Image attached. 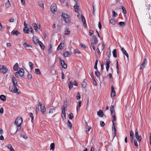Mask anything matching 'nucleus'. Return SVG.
<instances>
[{
  "instance_id": "nucleus-32",
  "label": "nucleus",
  "mask_w": 151,
  "mask_h": 151,
  "mask_svg": "<svg viewBox=\"0 0 151 151\" xmlns=\"http://www.w3.org/2000/svg\"><path fill=\"white\" fill-rule=\"evenodd\" d=\"M110 23L113 25H115L116 24L115 20L113 19H111L110 21Z\"/></svg>"
},
{
  "instance_id": "nucleus-62",
  "label": "nucleus",
  "mask_w": 151,
  "mask_h": 151,
  "mask_svg": "<svg viewBox=\"0 0 151 151\" xmlns=\"http://www.w3.org/2000/svg\"><path fill=\"white\" fill-rule=\"evenodd\" d=\"M7 147L10 150H11L12 148V145L11 144H9L7 145Z\"/></svg>"
},
{
  "instance_id": "nucleus-48",
  "label": "nucleus",
  "mask_w": 151,
  "mask_h": 151,
  "mask_svg": "<svg viewBox=\"0 0 151 151\" xmlns=\"http://www.w3.org/2000/svg\"><path fill=\"white\" fill-rule=\"evenodd\" d=\"M29 114L30 116L31 117V118L32 119L31 121H33V119H34L33 114L31 112H30Z\"/></svg>"
},
{
  "instance_id": "nucleus-64",
  "label": "nucleus",
  "mask_w": 151,
  "mask_h": 151,
  "mask_svg": "<svg viewBox=\"0 0 151 151\" xmlns=\"http://www.w3.org/2000/svg\"><path fill=\"white\" fill-rule=\"evenodd\" d=\"M76 97L78 100H79L81 98L80 94L79 93H78V95L76 96Z\"/></svg>"
},
{
  "instance_id": "nucleus-27",
  "label": "nucleus",
  "mask_w": 151,
  "mask_h": 151,
  "mask_svg": "<svg viewBox=\"0 0 151 151\" xmlns=\"http://www.w3.org/2000/svg\"><path fill=\"white\" fill-rule=\"evenodd\" d=\"M0 99L3 101H4L6 100V97L5 96L3 95H2L0 96Z\"/></svg>"
},
{
  "instance_id": "nucleus-12",
  "label": "nucleus",
  "mask_w": 151,
  "mask_h": 151,
  "mask_svg": "<svg viewBox=\"0 0 151 151\" xmlns=\"http://www.w3.org/2000/svg\"><path fill=\"white\" fill-rule=\"evenodd\" d=\"M74 9L76 12L78 13V12L80 10L79 7L78 5L77 4H76L74 6Z\"/></svg>"
},
{
  "instance_id": "nucleus-30",
  "label": "nucleus",
  "mask_w": 151,
  "mask_h": 151,
  "mask_svg": "<svg viewBox=\"0 0 151 151\" xmlns=\"http://www.w3.org/2000/svg\"><path fill=\"white\" fill-rule=\"evenodd\" d=\"M40 6L42 8L44 7V4L42 1H40L38 2Z\"/></svg>"
},
{
  "instance_id": "nucleus-37",
  "label": "nucleus",
  "mask_w": 151,
  "mask_h": 151,
  "mask_svg": "<svg viewBox=\"0 0 151 151\" xmlns=\"http://www.w3.org/2000/svg\"><path fill=\"white\" fill-rule=\"evenodd\" d=\"M73 83L70 81L68 84V87L70 89H71L73 86Z\"/></svg>"
},
{
  "instance_id": "nucleus-36",
  "label": "nucleus",
  "mask_w": 151,
  "mask_h": 151,
  "mask_svg": "<svg viewBox=\"0 0 151 151\" xmlns=\"http://www.w3.org/2000/svg\"><path fill=\"white\" fill-rule=\"evenodd\" d=\"M112 117L113 119L112 120V124H113V123H114V121H115L116 119V117L115 115L113 114L112 116Z\"/></svg>"
},
{
  "instance_id": "nucleus-57",
  "label": "nucleus",
  "mask_w": 151,
  "mask_h": 151,
  "mask_svg": "<svg viewBox=\"0 0 151 151\" xmlns=\"http://www.w3.org/2000/svg\"><path fill=\"white\" fill-rule=\"evenodd\" d=\"M122 9L123 11V12H124V14H126L127 13V12L126 10L125 9L123 6H122Z\"/></svg>"
},
{
  "instance_id": "nucleus-58",
  "label": "nucleus",
  "mask_w": 151,
  "mask_h": 151,
  "mask_svg": "<svg viewBox=\"0 0 151 151\" xmlns=\"http://www.w3.org/2000/svg\"><path fill=\"white\" fill-rule=\"evenodd\" d=\"M123 53L127 57V58H128L129 55H128V53L127 52V51H126V50H125L123 52Z\"/></svg>"
},
{
  "instance_id": "nucleus-23",
  "label": "nucleus",
  "mask_w": 151,
  "mask_h": 151,
  "mask_svg": "<svg viewBox=\"0 0 151 151\" xmlns=\"http://www.w3.org/2000/svg\"><path fill=\"white\" fill-rule=\"evenodd\" d=\"M112 53L114 57L116 58L117 57L116 50V49L112 51Z\"/></svg>"
},
{
  "instance_id": "nucleus-25",
  "label": "nucleus",
  "mask_w": 151,
  "mask_h": 151,
  "mask_svg": "<svg viewBox=\"0 0 151 151\" xmlns=\"http://www.w3.org/2000/svg\"><path fill=\"white\" fill-rule=\"evenodd\" d=\"M110 111L111 114H113V112H115V110L114 109V106L113 105H111L110 107Z\"/></svg>"
},
{
  "instance_id": "nucleus-45",
  "label": "nucleus",
  "mask_w": 151,
  "mask_h": 151,
  "mask_svg": "<svg viewBox=\"0 0 151 151\" xmlns=\"http://www.w3.org/2000/svg\"><path fill=\"white\" fill-rule=\"evenodd\" d=\"M28 29L29 31H30L32 33V34H33V30L32 28V27L31 26H29L28 27Z\"/></svg>"
},
{
  "instance_id": "nucleus-42",
  "label": "nucleus",
  "mask_w": 151,
  "mask_h": 151,
  "mask_svg": "<svg viewBox=\"0 0 151 151\" xmlns=\"http://www.w3.org/2000/svg\"><path fill=\"white\" fill-rule=\"evenodd\" d=\"M35 72L36 73L38 74H40L41 73L40 72V70L38 68L35 69Z\"/></svg>"
},
{
  "instance_id": "nucleus-6",
  "label": "nucleus",
  "mask_w": 151,
  "mask_h": 151,
  "mask_svg": "<svg viewBox=\"0 0 151 151\" xmlns=\"http://www.w3.org/2000/svg\"><path fill=\"white\" fill-rule=\"evenodd\" d=\"M24 70L22 68H20L18 71V74L20 76H23L24 74Z\"/></svg>"
},
{
  "instance_id": "nucleus-29",
  "label": "nucleus",
  "mask_w": 151,
  "mask_h": 151,
  "mask_svg": "<svg viewBox=\"0 0 151 151\" xmlns=\"http://www.w3.org/2000/svg\"><path fill=\"white\" fill-rule=\"evenodd\" d=\"M29 65L30 68V69L32 70L33 68V64L32 62H30L29 63Z\"/></svg>"
},
{
  "instance_id": "nucleus-35",
  "label": "nucleus",
  "mask_w": 151,
  "mask_h": 151,
  "mask_svg": "<svg viewBox=\"0 0 151 151\" xmlns=\"http://www.w3.org/2000/svg\"><path fill=\"white\" fill-rule=\"evenodd\" d=\"M130 137V138H133L134 134L133 132L132 131H131L129 132Z\"/></svg>"
},
{
  "instance_id": "nucleus-49",
  "label": "nucleus",
  "mask_w": 151,
  "mask_h": 151,
  "mask_svg": "<svg viewBox=\"0 0 151 151\" xmlns=\"http://www.w3.org/2000/svg\"><path fill=\"white\" fill-rule=\"evenodd\" d=\"M93 41L94 42V43L95 44H97L98 42V40L97 38H96L95 37H94L93 38Z\"/></svg>"
},
{
  "instance_id": "nucleus-54",
  "label": "nucleus",
  "mask_w": 151,
  "mask_h": 151,
  "mask_svg": "<svg viewBox=\"0 0 151 151\" xmlns=\"http://www.w3.org/2000/svg\"><path fill=\"white\" fill-rule=\"evenodd\" d=\"M74 51L75 54L78 53V54H79L81 53V52H80V51L77 49L75 50Z\"/></svg>"
},
{
  "instance_id": "nucleus-44",
  "label": "nucleus",
  "mask_w": 151,
  "mask_h": 151,
  "mask_svg": "<svg viewBox=\"0 0 151 151\" xmlns=\"http://www.w3.org/2000/svg\"><path fill=\"white\" fill-rule=\"evenodd\" d=\"M98 60H96L94 68L96 70H97V65L98 64Z\"/></svg>"
},
{
  "instance_id": "nucleus-22",
  "label": "nucleus",
  "mask_w": 151,
  "mask_h": 151,
  "mask_svg": "<svg viewBox=\"0 0 151 151\" xmlns=\"http://www.w3.org/2000/svg\"><path fill=\"white\" fill-rule=\"evenodd\" d=\"M18 64L17 63H16L13 66V70L14 71H16L18 70Z\"/></svg>"
},
{
  "instance_id": "nucleus-8",
  "label": "nucleus",
  "mask_w": 151,
  "mask_h": 151,
  "mask_svg": "<svg viewBox=\"0 0 151 151\" xmlns=\"http://www.w3.org/2000/svg\"><path fill=\"white\" fill-rule=\"evenodd\" d=\"M39 104L40 107L41 111L43 113L45 111V108L44 105H43L40 102H39Z\"/></svg>"
},
{
  "instance_id": "nucleus-39",
  "label": "nucleus",
  "mask_w": 151,
  "mask_h": 151,
  "mask_svg": "<svg viewBox=\"0 0 151 151\" xmlns=\"http://www.w3.org/2000/svg\"><path fill=\"white\" fill-rule=\"evenodd\" d=\"M5 6L7 7H9L10 6V4L9 0H8L7 2L6 3Z\"/></svg>"
},
{
  "instance_id": "nucleus-34",
  "label": "nucleus",
  "mask_w": 151,
  "mask_h": 151,
  "mask_svg": "<svg viewBox=\"0 0 151 151\" xmlns=\"http://www.w3.org/2000/svg\"><path fill=\"white\" fill-rule=\"evenodd\" d=\"M12 33L14 35H18L19 34H20L19 32L18 31H12Z\"/></svg>"
},
{
  "instance_id": "nucleus-14",
  "label": "nucleus",
  "mask_w": 151,
  "mask_h": 151,
  "mask_svg": "<svg viewBox=\"0 0 151 151\" xmlns=\"http://www.w3.org/2000/svg\"><path fill=\"white\" fill-rule=\"evenodd\" d=\"M64 105L61 107L62 111H65V109L67 106L66 102H65V101H64Z\"/></svg>"
},
{
  "instance_id": "nucleus-16",
  "label": "nucleus",
  "mask_w": 151,
  "mask_h": 151,
  "mask_svg": "<svg viewBox=\"0 0 151 151\" xmlns=\"http://www.w3.org/2000/svg\"><path fill=\"white\" fill-rule=\"evenodd\" d=\"M8 70L6 67L4 65V67H3L1 68V71H0V73H5L7 72Z\"/></svg>"
},
{
  "instance_id": "nucleus-41",
  "label": "nucleus",
  "mask_w": 151,
  "mask_h": 151,
  "mask_svg": "<svg viewBox=\"0 0 151 151\" xmlns=\"http://www.w3.org/2000/svg\"><path fill=\"white\" fill-rule=\"evenodd\" d=\"M95 75L97 77H99L100 76V72L97 71L95 72Z\"/></svg>"
},
{
  "instance_id": "nucleus-10",
  "label": "nucleus",
  "mask_w": 151,
  "mask_h": 151,
  "mask_svg": "<svg viewBox=\"0 0 151 151\" xmlns=\"http://www.w3.org/2000/svg\"><path fill=\"white\" fill-rule=\"evenodd\" d=\"M13 85H17V81L16 78L14 77L13 76L12 79Z\"/></svg>"
},
{
  "instance_id": "nucleus-55",
  "label": "nucleus",
  "mask_w": 151,
  "mask_h": 151,
  "mask_svg": "<svg viewBox=\"0 0 151 151\" xmlns=\"http://www.w3.org/2000/svg\"><path fill=\"white\" fill-rule=\"evenodd\" d=\"M112 14V16L114 17H115L117 15V14L114 11H113Z\"/></svg>"
},
{
  "instance_id": "nucleus-47",
  "label": "nucleus",
  "mask_w": 151,
  "mask_h": 151,
  "mask_svg": "<svg viewBox=\"0 0 151 151\" xmlns=\"http://www.w3.org/2000/svg\"><path fill=\"white\" fill-rule=\"evenodd\" d=\"M136 137L137 139V140L138 142H140L141 140V136H139Z\"/></svg>"
},
{
  "instance_id": "nucleus-53",
  "label": "nucleus",
  "mask_w": 151,
  "mask_h": 151,
  "mask_svg": "<svg viewBox=\"0 0 151 151\" xmlns=\"http://www.w3.org/2000/svg\"><path fill=\"white\" fill-rule=\"evenodd\" d=\"M119 24L121 26H124L125 25V23L124 22H120L119 23Z\"/></svg>"
},
{
  "instance_id": "nucleus-38",
  "label": "nucleus",
  "mask_w": 151,
  "mask_h": 151,
  "mask_svg": "<svg viewBox=\"0 0 151 151\" xmlns=\"http://www.w3.org/2000/svg\"><path fill=\"white\" fill-rule=\"evenodd\" d=\"M52 51V45L51 44L50 45V47L48 50V52L50 53Z\"/></svg>"
},
{
  "instance_id": "nucleus-17",
  "label": "nucleus",
  "mask_w": 151,
  "mask_h": 151,
  "mask_svg": "<svg viewBox=\"0 0 151 151\" xmlns=\"http://www.w3.org/2000/svg\"><path fill=\"white\" fill-rule=\"evenodd\" d=\"M97 114L100 117H102L104 116L103 111L101 110H100L97 113Z\"/></svg>"
},
{
  "instance_id": "nucleus-3",
  "label": "nucleus",
  "mask_w": 151,
  "mask_h": 151,
  "mask_svg": "<svg viewBox=\"0 0 151 151\" xmlns=\"http://www.w3.org/2000/svg\"><path fill=\"white\" fill-rule=\"evenodd\" d=\"M62 16L63 17V19L65 22L67 23H70V17L65 13H63Z\"/></svg>"
},
{
  "instance_id": "nucleus-43",
  "label": "nucleus",
  "mask_w": 151,
  "mask_h": 151,
  "mask_svg": "<svg viewBox=\"0 0 151 151\" xmlns=\"http://www.w3.org/2000/svg\"><path fill=\"white\" fill-rule=\"evenodd\" d=\"M68 126L69 128L70 129H71L72 127V124L70 122L69 120H68Z\"/></svg>"
},
{
  "instance_id": "nucleus-20",
  "label": "nucleus",
  "mask_w": 151,
  "mask_h": 151,
  "mask_svg": "<svg viewBox=\"0 0 151 151\" xmlns=\"http://www.w3.org/2000/svg\"><path fill=\"white\" fill-rule=\"evenodd\" d=\"M64 34L65 35H69L70 34V31L68 30V28H65V29Z\"/></svg>"
},
{
  "instance_id": "nucleus-51",
  "label": "nucleus",
  "mask_w": 151,
  "mask_h": 151,
  "mask_svg": "<svg viewBox=\"0 0 151 151\" xmlns=\"http://www.w3.org/2000/svg\"><path fill=\"white\" fill-rule=\"evenodd\" d=\"M23 31L26 34H28L29 33L28 28L27 29H23Z\"/></svg>"
},
{
  "instance_id": "nucleus-52",
  "label": "nucleus",
  "mask_w": 151,
  "mask_h": 151,
  "mask_svg": "<svg viewBox=\"0 0 151 151\" xmlns=\"http://www.w3.org/2000/svg\"><path fill=\"white\" fill-rule=\"evenodd\" d=\"M138 136H139V135L138 134V131L137 129L136 128V129L135 131V137H137Z\"/></svg>"
},
{
  "instance_id": "nucleus-31",
  "label": "nucleus",
  "mask_w": 151,
  "mask_h": 151,
  "mask_svg": "<svg viewBox=\"0 0 151 151\" xmlns=\"http://www.w3.org/2000/svg\"><path fill=\"white\" fill-rule=\"evenodd\" d=\"M81 85L83 88H85L87 86V83L85 81H83L82 82Z\"/></svg>"
},
{
  "instance_id": "nucleus-13",
  "label": "nucleus",
  "mask_w": 151,
  "mask_h": 151,
  "mask_svg": "<svg viewBox=\"0 0 151 151\" xmlns=\"http://www.w3.org/2000/svg\"><path fill=\"white\" fill-rule=\"evenodd\" d=\"M147 62V60L146 59H145L143 61V63L142 64L140 65V68L143 69L145 66Z\"/></svg>"
},
{
  "instance_id": "nucleus-18",
  "label": "nucleus",
  "mask_w": 151,
  "mask_h": 151,
  "mask_svg": "<svg viewBox=\"0 0 151 151\" xmlns=\"http://www.w3.org/2000/svg\"><path fill=\"white\" fill-rule=\"evenodd\" d=\"M32 40L34 43L35 44L37 45H38L39 42L40 41H39L37 39L36 37H35L34 36L32 38Z\"/></svg>"
},
{
  "instance_id": "nucleus-26",
  "label": "nucleus",
  "mask_w": 151,
  "mask_h": 151,
  "mask_svg": "<svg viewBox=\"0 0 151 151\" xmlns=\"http://www.w3.org/2000/svg\"><path fill=\"white\" fill-rule=\"evenodd\" d=\"M50 150L53 151L55 148V145L54 143H53L51 144L50 145Z\"/></svg>"
},
{
  "instance_id": "nucleus-60",
  "label": "nucleus",
  "mask_w": 151,
  "mask_h": 151,
  "mask_svg": "<svg viewBox=\"0 0 151 151\" xmlns=\"http://www.w3.org/2000/svg\"><path fill=\"white\" fill-rule=\"evenodd\" d=\"M93 31L91 30L90 29L89 30V35L90 36H91L93 34Z\"/></svg>"
},
{
  "instance_id": "nucleus-46",
  "label": "nucleus",
  "mask_w": 151,
  "mask_h": 151,
  "mask_svg": "<svg viewBox=\"0 0 151 151\" xmlns=\"http://www.w3.org/2000/svg\"><path fill=\"white\" fill-rule=\"evenodd\" d=\"M73 117V114L72 113H70L69 114V118L70 119H72Z\"/></svg>"
},
{
  "instance_id": "nucleus-50",
  "label": "nucleus",
  "mask_w": 151,
  "mask_h": 151,
  "mask_svg": "<svg viewBox=\"0 0 151 151\" xmlns=\"http://www.w3.org/2000/svg\"><path fill=\"white\" fill-rule=\"evenodd\" d=\"M106 55L109 58L111 55L110 51H108L106 53Z\"/></svg>"
},
{
  "instance_id": "nucleus-40",
  "label": "nucleus",
  "mask_w": 151,
  "mask_h": 151,
  "mask_svg": "<svg viewBox=\"0 0 151 151\" xmlns=\"http://www.w3.org/2000/svg\"><path fill=\"white\" fill-rule=\"evenodd\" d=\"M63 44L64 45V44L63 43H60V44L59 46H58V47L57 48V49L58 50L59 49H62V47H63V46H62V45Z\"/></svg>"
},
{
  "instance_id": "nucleus-33",
  "label": "nucleus",
  "mask_w": 151,
  "mask_h": 151,
  "mask_svg": "<svg viewBox=\"0 0 151 151\" xmlns=\"http://www.w3.org/2000/svg\"><path fill=\"white\" fill-rule=\"evenodd\" d=\"M65 111H62V116L63 119H65L66 118Z\"/></svg>"
},
{
  "instance_id": "nucleus-5",
  "label": "nucleus",
  "mask_w": 151,
  "mask_h": 151,
  "mask_svg": "<svg viewBox=\"0 0 151 151\" xmlns=\"http://www.w3.org/2000/svg\"><path fill=\"white\" fill-rule=\"evenodd\" d=\"M112 129L113 135L114 137H115L116 135V129L115 127L114 123H113V124H112Z\"/></svg>"
},
{
  "instance_id": "nucleus-21",
  "label": "nucleus",
  "mask_w": 151,
  "mask_h": 151,
  "mask_svg": "<svg viewBox=\"0 0 151 151\" xmlns=\"http://www.w3.org/2000/svg\"><path fill=\"white\" fill-rule=\"evenodd\" d=\"M38 45H39L41 48L42 50H43L45 48V46L40 41H39Z\"/></svg>"
},
{
  "instance_id": "nucleus-1",
  "label": "nucleus",
  "mask_w": 151,
  "mask_h": 151,
  "mask_svg": "<svg viewBox=\"0 0 151 151\" xmlns=\"http://www.w3.org/2000/svg\"><path fill=\"white\" fill-rule=\"evenodd\" d=\"M22 122V118L18 117L17 118L15 124L17 125V130L16 132L20 130L21 128V124Z\"/></svg>"
},
{
  "instance_id": "nucleus-28",
  "label": "nucleus",
  "mask_w": 151,
  "mask_h": 151,
  "mask_svg": "<svg viewBox=\"0 0 151 151\" xmlns=\"http://www.w3.org/2000/svg\"><path fill=\"white\" fill-rule=\"evenodd\" d=\"M33 26L34 27V29L36 31L37 30L38 27L37 25V24L35 23H34L33 24Z\"/></svg>"
},
{
  "instance_id": "nucleus-11",
  "label": "nucleus",
  "mask_w": 151,
  "mask_h": 151,
  "mask_svg": "<svg viewBox=\"0 0 151 151\" xmlns=\"http://www.w3.org/2000/svg\"><path fill=\"white\" fill-rule=\"evenodd\" d=\"M110 60L109 59H107L106 61V70L107 71H108L109 69V64H110Z\"/></svg>"
},
{
  "instance_id": "nucleus-59",
  "label": "nucleus",
  "mask_w": 151,
  "mask_h": 151,
  "mask_svg": "<svg viewBox=\"0 0 151 151\" xmlns=\"http://www.w3.org/2000/svg\"><path fill=\"white\" fill-rule=\"evenodd\" d=\"M39 105H38L37 106H36V111L37 112V114L38 112L39 111Z\"/></svg>"
},
{
  "instance_id": "nucleus-9",
  "label": "nucleus",
  "mask_w": 151,
  "mask_h": 151,
  "mask_svg": "<svg viewBox=\"0 0 151 151\" xmlns=\"http://www.w3.org/2000/svg\"><path fill=\"white\" fill-rule=\"evenodd\" d=\"M60 60L61 64L63 67L65 69L67 67V65L66 63H65L64 60H61L60 58Z\"/></svg>"
},
{
  "instance_id": "nucleus-56",
  "label": "nucleus",
  "mask_w": 151,
  "mask_h": 151,
  "mask_svg": "<svg viewBox=\"0 0 151 151\" xmlns=\"http://www.w3.org/2000/svg\"><path fill=\"white\" fill-rule=\"evenodd\" d=\"M80 46L81 47H83V48H86V46L85 44H83L82 43H81L80 44Z\"/></svg>"
},
{
  "instance_id": "nucleus-63",
  "label": "nucleus",
  "mask_w": 151,
  "mask_h": 151,
  "mask_svg": "<svg viewBox=\"0 0 151 151\" xmlns=\"http://www.w3.org/2000/svg\"><path fill=\"white\" fill-rule=\"evenodd\" d=\"M28 78L29 79H31L32 78V75L31 74L28 73Z\"/></svg>"
},
{
  "instance_id": "nucleus-4",
  "label": "nucleus",
  "mask_w": 151,
  "mask_h": 151,
  "mask_svg": "<svg viewBox=\"0 0 151 151\" xmlns=\"http://www.w3.org/2000/svg\"><path fill=\"white\" fill-rule=\"evenodd\" d=\"M51 10L53 13L55 12L57 10V7L56 5L55 4H52L50 7Z\"/></svg>"
},
{
  "instance_id": "nucleus-24",
  "label": "nucleus",
  "mask_w": 151,
  "mask_h": 151,
  "mask_svg": "<svg viewBox=\"0 0 151 151\" xmlns=\"http://www.w3.org/2000/svg\"><path fill=\"white\" fill-rule=\"evenodd\" d=\"M23 45L26 47L30 48L32 47V46H31L30 45L26 43H24L23 44Z\"/></svg>"
},
{
  "instance_id": "nucleus-15",
  "label": "nucleus",
  "mask_w": 151,
  "mask_h": 151,
  "mask_svg": "<svg viewBox=\"0 0 151 151\" xmlns=\"http://www.w3.org/2000/svg\"><path fill=\"white\" fill-rule=\"evenodd\" d=\"M81 17L82 21L83 22V25L85 27H86L87 26V24L86 22L85 19L82 15H81Z\"/></svg>"
},
{
  "instance_id": "nucleus-2",
  "label": "nucleus",
  "mask_w": 151,
  "mask_h": 151,
  "mask_svg": "<svg viewBox=\"0 0 151 151\" xmlns=\"http://www.w3.org/2000/svg\"><path fill=\"white\" fill-rule=\"evenodd\" d=\"M17 85H13L9 87V91L14 93H17V94H20L21 93L20 91L17 88Z\"/></svg>"
},
{
  "instance_id": "nucleus-7",
  "label": "nucleus",
  "mask_w": 151,
  "mask_h": 151,
  "mask_svg": "<svg viewBox=\"0 0 151 151\" xmlns=\"http://www.w3.org/2000/svg\"><path fill=\"white\" fill-rule=\"evenodd\" d=\"M111 97H114L116 96V92L113 86H111Z\"/></svg>"
},
{
  "instance_id": "nucleus-61",
  "label": "nucleus",
  "mask_w": 151,
  "mask_h": 151,
  "mask_svg": "<svg viewBox=\"0 0 151 151\" xmlns=\"http://www.w3.org/2000/svg\"><path fill=\"white\" fill-rule=\"evenodd\" d=\"M100 124L101 127H103L105 125V123L104 122L101 121H100Z\"/></svg>"
},
{
  "instance_id": "nucleus-19",
  "label": "nucleus",
  "mask_w": 151,
  "mask_h": 151,
  "mask_svg": "<svg viewBox=\"0 0 151 151\" xmlns=\"http://www.w3.org/2000/svg\"><path fill=\"white\" fill-rule=\"evenodd\" d=\"M63 55L65 57H70V54L69 52L65 51L63 52Z\"/></svg>"
}]
</instances>
